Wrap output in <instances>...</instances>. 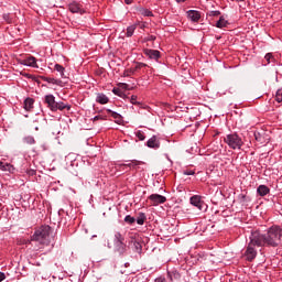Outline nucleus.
<instances>
[{"mask_svg": "<svg viewBox=\"0 0 282 282\" xmlns=\"http://www.w3.org/2000/svg\"><path fill=\"white\" fill-rule=\"evenodd\" d=\"M148 41H155V35H151Z\"/></svg>", "mask_w": 282, "mask_h": 282, "instance_id": "a18cd8bd", "label": "nucleus"}, {"mask_svg": "<svg viewBox=\"0 0 282 282\" xmlns=\"http://www.w3.org/2000/svg\"><path fill=\"white\" fill-rule=\"evenodd\" d=\"M130 102H131V105H138V96L132 95L130 98Z\"/></svg>", "mask_w": 282, "mask_h": 282, "instance_id": "c9c22d12", "label": "nucleus"}, {"mask_svg": "<svg viewBox=\"0 0 282 282\" xmlns=\"http://www.w3.org/2000/svg\"><path fill=\"white\" fill-rule=\"evenodd\" d=\"M144 221H147V215H144V213H140L137 218V224L139 226H144Z\"/></svg>", "mask_w": 282, "mask_h": 282, "instance_id": "393cba45", "label": "nucleus"}, {"mask_svg": "<svg viewBox=\"0 0 282 282\" xmlns=\"http://www.w3.org/2000/svg\"><path fill=\"white\" fill-rule=\"evenodd\" d=\"M187 17L188 19H191V21H193L194 23H197V21H199V19H202V14L199 13V11H195V10H191L187 12Z\"/></svg>", "mask_w": 282, "mask_h": 282, "instance_id": "4468645a", "label": "nucleus"}, {"mask_svg": "<svg viewBox=\"0 0 282 282\" xmlns=\"http://www.w3.org/2000/svg\"><path fill=\"white\" fill-rule=\"evenodd\" d=\"M0 171H9V173H12V171H14V166L10 163H3L0 161Z\"/></svg>", "mask_w": 282, "mask_h": 282, "instance_id": "5701e85b", "label": "nucleus"}, {"mask_svg": "<svg viewBox=\"0 0 282 282\" xmlns=\"http://www.w3.org/2000/svg\"><path fill=\"white\" fill-rule=\"evenodd\" d=\"M98 120H107V117L102 115H98L93 118V122H98Z\"/></svg>", "mask_w": 282, "mask_h": 282, "instance_id": "f704fd0d", "label": "nucleus"}, {"mask_svg": "<svg viewBox=\"0 0 282 282\" xmlns=\"http://www.w3.org/2000/svg\"><path fill=\"white\" fill-rule=\"evenodd\" d=\"M186 0H176V3H184Z\"/></svg>", "mask_w": 282, "mask_h": 282, "instance_id": "de8ad7c7", "label": "nucleus"}, {"mask_svg": "<svg viewBox=\"0 0 282 282\" xmlns=\"http://www.w3.org/2000/svg\"><path fill=\"white\" fill-rule=\"evenodd\" d=\"M184 175H195V170H185Z\"/></svg>", "mask_w": 282, "mask_h": 282, "instance_id": "4c0bfd02", "label": "nucleus"}, {"mask_svg": "<svg viewBox=\"0 0 282 282\" xmlns=\"http://www.w3.org/2000/svg\"><path fill=\"white\" fill-rule=\"evenodd\" d=\"M264 61H267V64L270 65V63H272V61H274V55H272V53H268L264 56Z\"/></svg>", "mask_w": 282, "mask_h": 282, "instance_id": "2f4dec72", "label": "nucleus"}, {"mask_svg": "<svg viewBox=\"0 0 282 282\" xmlns=\"http://www.w3.org/2000/svg\"><path fill=\"white\" fill-rule=\"evenodd\" d=\"M126 224H135V218L132 217L131 215H128L124 217Z\"/></svg>", "mask_w": 282, "mask_h": 282, "instance_id": "72a5a7b5", "label": "nucleus"}, {"mask_svg": "<svg viewBox=\"0 0 282 282\" xmlns=\"http://www.w3.org/2000/svg\"><path fill=\"white\" fill-rule=\"evenodd\" d=\"M65 109H66L67 111H69V109H72V106H69V105H67V104H65V102H63V101L56 102V105H55V111H65Z\"/></svg>", "mask_w": 282, "mask_h": 282, "instance_id": "f3484780", "label": "nucleus"}, {"mask_svg": "<svg viewBox=\"0 0 282 282\" xmlns=\"http://www.w3.org/2000/svg\"><path fill=\"white\" fill-rule=\"evenodd\" d=\"M143 54L153 61H158L160 58V51L158 50L144 48Z\"/></svg>", "mask_w": 282, "mask_h": 282, "instance_id": "f8f14e48", "label": "nucleus"}, {"mask_svg": "<svg viewBox=\"0 0 282 282\" xmlns=\"http://www.w3.org/2000/svg\"><path fill=\"white\" fill-rule=\"evenodd\" d=\"M41 80L51 85H61V80L52 77L40 76Z\"/></svg>", "mask_w": 282, "mask_h": 282, "instance_id": "4be33fe9", "label": "nucleus"}, {"mask_svg": "<svg viewBox=\"0 0 282 282\" xmlns=\"http://www.w3.org/2000/svg\"><path fill=\"white\" fill-rule=\"evenodd\" d=\"M24 109L25 111H32V109H34V100L32 98H26L24 100Z\"/></svg>", "mask_w": 282, "mask_h": 282, "instance_id": "aec40b11", "label": "nucleus"}, {"mask_svg": "<svg viewBox=\"0 0 282 282\" xmlns=\"http://www.w3.org/2000/svg\"><path fill=\"white\" fill-rule=\"evenodd\" d=\"M19 65H24L25 67H32L33 69H39V59L32 55H28L24 58H17Z\"/></svg>", "mask_w": 282, "mask_h": 282, "instance_id": "39448f33", "label": "nucleus"}, {"mask_svg": "<svg viewBox=\"0 0 282 282\" xmlns=\"http://www.w3.org/2000/svg\"><path fill=\"white\" fill-rule=\"evenodd\" d=\"M189 202L192 206H195L196 208H199V210H202V196L194 195L189 198Z\"/></svg>", "mask_w": 282, "mask_h": 282, "instance_id": "2eb2a0df", "label": "nucleus"}, {"mask_svg": "<svg viewBox=\"0 0 282 282\" xmlns=\"http://www.w3.org/2000/svg\"><path fill=\"white\" fill-rule=\"evenodd\" d=\"M257 193L260 195V197H265V195H270V187L267 185H260L257 188Z\"/></svg>", "mask_w": 282, "mask_h": 282, "instance_id": "dca6fc26", "label": "nucleus"}, {"mask_svg": "<svg viewBox=\"0 0 282 282\" xmlns=\"http://www.w3.org/2000/svg\"><path fill=\"white\" fill-rule=\"evenodd\" d=\"M142 164L141 161H138V160H131V161H128V163H119L117 164V167L118 169H122V167H128L129 171L133 170V169H138V166H140Z\"/></svg>", "mask_w": 282, "mask_h": 282, "instance_id": "1a4fd4ad", "label": "nucleus"}, {"mask_svg": "<svg viewBox=\"0 0 282 282\" xmlns=\"http://www.w3.org/2000/svg\"><path fill=\"white\" fill-rule=\"evenodd\" d=\"M256 248H263L261 245V240L257 238L254 231L251 234L250 241L247 246V250L245 252V257L247 261H254L257 259V249Z\"/></svg>", "mask_w": 282, "mask_h": 282, "instance_id": "f03ea898", "label": "nucleus"}, {"mask_svg": "<svg viewBox=\"0 0 282 282\" xmlns=\"http://www.w3.org/2000/svg\"><path fill=\"white\" fill-rule=\"evenodd\" d=\"M147 147L149 149H154L158 150L160 149V139L158 135H152L148 141H147Z\"/></svg>", "mask_w": 282, "mask_h": 282, "instance_id": "9b49d317", "label": "nucleus"}, {"mask_svg": "<svg viewBox=\"0 0 282 282\" xmlns=\"http://www.w3.org/2000/svg\"><path fill=\"white\" fill-rule=\"evenodd\" d=\"M6 281V273L0 272V282Z\"/></svg>", "mask_w": 282, "mask_h": 282, "instance_id": "ea45409f", "label": "nucleus"}, {"mask_svg": "<svg viewBox=\"0 0 282 282\" xmlns=\"http://www.w3.org/2000/svg\"><path fill=\"white\" fill-rule=\"evenodd\" d=\"M151 206H160V204H166V196H162L160 194H151L148 197Z\"/></svg>", "mask_w": 282, "mask_h": 282, "instance_id": "423d86ee", "label": "nucleus"}, {"mask_svg": "<svg viewBox=\"0 0 282 282\" xmlns=\"http://www.w3.org/2000/svg\"><path fill=\"white\" fill-rule=\"evenodd\" d=\"M55 72H58L61 74L62 78H65V67L61 64H55Z\"/></svg>", "mask_w": 282, "mask_h": 282, "instance_id": "cd10ccee", "label": "nucleus"}, {"mask_svg": "<svg viewBox=\"0 0 282 282\" xmlns=\"http://www.w3.org/2000/svg\"><path fill=\"white\" fill-rule=\"evenodd\" d=\"M3 20L6 21V23H14V15L10 14V13H4L3 14Z\"/></svg>", "mask_w": 282, "mask_h": 282, "instance_id": "c756f323", "label": "nucleus"}, {"mask_svg": "<svg viewBox=\"0 0 282 282\" xmlns=\"http://www.w3.org/2000/svg\"><path fill=\"white\" fill-rule=\"evenodd\" d=\"M107 113H110L111 118H113L117 124H120V122H122V116L120 113L112 111L111 109H107Z\"/></svg>", "mask_w": 282, "mask_h": 282, "instance_id": "a211bd4d", "label": "nucleus"}, {"mask_svg": "<svg viewBox=\"0 0 282 282\" xmlns=\"http://www.w3.org/2000/svg\"><path fill=\"white\" fill-rule=\"evenodd\" d=\"M224 142L234 151H237V149L239 150L241 147H243V139H241V137H239L237 133L227 134L224 138Z\"/></svg>", "mask_w": 282, "mask_h": 282, "instance_id": "20e7f679", "label": "nucleus"}, {"mask_svg": "<svg viewBox=\"0 0 282 282\" xmlns=\"http://www.w3.org/2000/svg\"><path fill=\"white\" fill-rule=\"evenodd\" d=\"M50 226H41L34 231L31 241H37L41 246H45L50 241Z\"/></svg>", "mask_w": 282, "mask_h": 282, "instance_id": "7ed1b4c3", "label": "nucleus"}, {"mask_svg": "<svg viewBox=\"0 0 282 282\" xmlns=\"http://www.w3.org/2000/svg\"><path fill=\"white\" fill-rule=\"evenodd\" d=\"M231 1H237L238 3L241 2V1H246V0H231Z\"/></svg>", "mask_w": 282, "mask_h": 282, "instance_id": "8fccbe9b", "label": "nucleus"}, {"mask_svg": "<svg viewBox=\"0 0 282 282\" xmlns=\"http://www.w3.org/2000/svg\"><path fill=\"white\" fill-rule=\"evenodd\" d=\"M275 100L276 102H282V88L278 89L275 94Z\"/></svg>", "mask_w": 282, "mask_h": 282, "instance_id": "473e14b6", "label": "nucleus"}, {"mask_svg": "<svg viewBox=\"0 0 282 282\" xmlns=\"http://www.w3.org/2000/svg\"><path fill=\"white\" fill-rule=\"evenodd\" d=\"M144 17H153V12H151V11H145V12H144Z\"/></svg>", "mask_w": 282, "mask_h": 282, "instance_id": "a19ab883", "label": "nucleus"}, {"mask_svg": "<svg viewBox=\"0 0 282 282\" xmlns=\"http://www.w3.org/2000/svg\"><path fill=\"white\" fill-rule=\"evenodd\" d=\"M117 87L121 88V90L124 93V91H130L131 88H129V84H124V83H119L117 85Z\"/></svg>", "mask_w": 282, "mask_h": 282, "instance_id": "7c9ffc66", "label": "nucleus"}, {"mask_svg": "<svg viewBox=\"0 0 282 282\" xmlns=\"http://www.w3.org/2000/svg\"><path fill=\"white\" fill-rule=\"evenodd\" d=\"M112 94H115V96H119V98H124V90H121L119 86L112 89Z\"/></svg>", "mask_w": 282, "mask_h": 282, "instance_id": "a878e982", "label": "nucleus"}, {"mask_svg": "<svg viewBox=\"0 0 282 282\" xmlns=\"http://www.w3.org/2000/svg\"><path fill=\"white\" fill-rule=\"evenodd\" d=\"M134 134H135V138H138V140H140L141 142H143V140H147V135L142 130H135Z\"/></svg>", "mask_w": 282, "mask_h": 282, "instance_id": "bb28decb", "label": "nucleus"}, {"mask_svg": "<svg viewBox=\"0 0 282 282\" xmlns=\"http://www.w3.org/2000/svg\"><path fill=\"white\" fill-rule=\"evenodd\" d=\"M220 12L219 11H213L212 17H219Z\"/></svg>", "mask_w": 282, "mask_h": 282, "instance_id": "37998d69", "label": "nucleus"}, {"mask_svg": "<svg viewBox=\"0 0 282 282\" xmlns=\"http://www.w3.org/2000/svg\"><path fill=\"white\" fill-rule=\"evenodd\" d=\"M30 73H21V76H23L24 78H29L30 79Z\"/></svg>", "mask_w": 282, "mask_h": 282, "instance_id": "79ce46f5", "label": "nucleus"}, {"mask_svg": "<svg viewBox=\"0 0 282 282\" xmlns=\"http://www.w3.org/2000/svg\"><path fill=\"white\" fill-rule=\"evenodd\" d=\"M124 239L122 238V236L120 234H116V243L119 247V252L122 254V252H124V248H127V246L124 245Z\"/></svg>", "mask_w": 282, "mask_h": 282, "instance_id": "ddd939ff", "label": "nucleus"}, {"mask_svg": "<svg viewBox=\"0 0 282 282\" xmlns=\"http://www.w3.org/2000/svg\"><path fill=\"white\" fill-rule=\"evenodd\" d=\"M29 80H34L35 83H39V77H36L35 75H30Z\"/></svg>", "mask_w": 282, "mask_h": 282, "instance_id": "58836bf2", "label": "nucleus"}, {"mask_svg": "<svg viewBox=\"0 0 282 282\" xmlns=\"http://www.w3.org/2000/svg\"><path fill=\"white\" fill-rule=\"evenodd\" d=\"M124 2L127 3V6H131V3H133V0H124Z\"/></svg>", "mask_w": 282, "mask_h": 282, "instance_id": "c03bdc74", "label": "nucleus"}, {"mask_svg": "<svg viewBox=\"0 0 282 282\" xmlns=\"http://www.w3.org/2000/svg\"><path fill=\"white\" fill-rule=\"evenodd\" d=\"M143 67H147V64L137 62L132 67L128 68L123 76H133L137 72H140V69H143Z\"/></svg>", "mask_w": 282, "mask_h": 282, "instance_id": "6e6552de", "label": "nucleus"}, {"mask_svg": "<svg viewBox=\"0 0 282 282\" xmlns=\"http://www.w3.org/2000/svg\"><path fill=\"white\" fill-rule=\"evenodd\" d=\"M44 102L47 105L51 111H56V97L54 95H46L44 98Z\"/></svg>", "mask_w": 282, "mask_h": 282, "instance_id": "9d476101", "label": "nucleus"}, {"mask_svg": "<svg viewBox=\"0 0 282 282\" xmlns=\"http://www.w3.org/2000/svg\"><path fill=\"white\" fill-rule=\"evenodd\" d=\"M96 102L99 105H107L109 102V97L105 94H98L96 97Z\"/></svg>", "mask_w": 282, "mask_h": 282, "instance_id": "6ab92c4d", "label": "nucleus"}, {"mask_svg": "<svg viewBox=\"0 0 282 282\" xmlns=\"http://www.w3.org/2000/svg\"><path fill=\"white\" fill-rule=\"evenodd\" d=\"M253 234L260 240L262 248L265 246L268 248H278V246H281L282 228L279 226L270 227L264 235L259 231H253Z\"/></svg>", "mask_w": 282, "mask_h": 282, "instance_id": "f257e3e1", "label": "nucleus"}, {"mask_svg": "<svg viewBox=\"0 0 282 282\" xmlns=\"http://www.w3.org/2000/svg\"><path fill=\"white\" fill-rule=\"evenodd\" d=\"M119 171H129V169L127 166H123V167L119 169Z\"/></svg>", "mask_w": 282, "mask_h": 282, "instance_id": "49530a36", "label": "nucleus"}, {"mask_svg": "<svg viewBox=\"0 0 282 282\" xmlns=\"http://www.w3.org/2000/svg\"><path fill=\"white\" fill-rule=\"evenodd\" d=\"M23 142L24 144H30V145L36 144V140H34V137L32 135L24 137Z\"/></svg>", "mask_w": 282, "mask_h": 282, "instance_id": "c85d7f7f", "label": "nucleus"}, {"mask_svg": "<svg viewBox=\"0 0 282 282\" xmlns=\"http://www.w3.org/2000/svg\"><path fill=\"white\" fill-rule=\"evenodd\" d=\"M228 25H229L228 20H226L224 15H221L216 23V28H219L220 30L224 28H228Z\"/></svg>", "mask_w": 282, "mask_h": 282, "instance_id": "412c9836", "label": "nucleus"}, {"mask_svg": "<svg viewBox=\"0 0 282 282\" xmlns=\"http://www.w3.org/2000/svg\"><path fill=\"white\" fill-rule=\"evenodd\" d=\"M254 138L257 141H259V134L254 133Z\"/></svg>", "mask_w": 282, "mask_h": 282, "instance_id": "09e8293b", "label": "nucleus"}, {"mask_svg": "<svg viewBox=\"0 0 282 282\" xmlns=\"http://www.w3.org/2000/svg\"><path fill=\"white\" fill-rule=\"evenodd\" d=\"M134 247H135L137 252H142V245H140V242L135 241Z\"/></svg>", "mask_w": 282, "mask_h": 282, "instance_id": "e433bc0d", "label": "nucleus"}, {"mask_svg": "<svg viewBox=\"0 0 282 282\" xmlns=\"http://www.w3.org/2000/svg\"><path fill=\"white\" fill-rule=\"evenodd\" d=\"M138 28V24H132L130 26L127 28V32H126V35L128 37H131L133 36V33L135 32V29Z\"/></svg>", "mask_w": 282, "mask_h": 282, "instance_id": "b1692460", "label": "nucleus"}, {"mask_svg": "<svg viewBox=\"0 0 282 282\" xmlns=\"http://www.w3.org/2000/svg\"><path fill=\"white\" fill-rule=\"evenodd\" d=\"M68 10L69 12H72L73 14H85V8L83 7V4L78 1H73L68 4Z\"/></svg>", "mask_w": 282, "mask_h": 282, "instance_id": "0eeeda50", "label": "nucleus"}]
</instances>
